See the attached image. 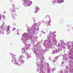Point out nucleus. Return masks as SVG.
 Segmentation results:
<instances>
[{
    "label": "nucleus",
    "instance_id": "obj_15",
    "mask_svg": "<svg viewBox=\"0 0 73 73\" xmlns=\"http://www.w3.org/2000/svg\"><path fill=\"white\" fill-rule=\"evenodd\" d=\"M62 49L61 48H59L58 49V52H60V51H61L62 50Z\"/></svg>",
    "mask_w": 73,
    "mask_h": 73
},
{
    "label": "nucleus",
    "instance_id": "obj_33",
    "mask_svg": "<svg viewBox=\"0 0 73 73\" xmlns=\"http://www.w3.org/2000/svg\"><path fill=\"white\" fill-rule=\"evenodd\" d=\"M46 29V30L47 29Z\"/></svg>",
    "mask_w": 73,
    "mask_h": 73
},
{
    "label": "nucleus",
    "instance_id": "obj_4",
    "mask_svg": "<svg viewBox=\"0 0 73 73\" xmlns=\"http://www.w3.org/2000/svg\"><path fill=\"white\" fill-rule=\"evenodd\" d=\"M52 1L53 4H54L55 3H59L60 4L64 2V0H52Z\"/></svg>",
    "mask_w": 73,
    "mask_h": 73
},
{
    "label": "nucleus",
    "instance_id": "obj_12",
    "mask_svg": "<svg viewBox=\"0 0 73 73\" xmlns=\"http://www.w3.org/2000/svg\"><path fill=\"white\" fill-rule=\"evenodd\" d=\"M52 54H55L56 53H57V52H58V50H57V49H55L54 51L52 50Z\"/></svg>",
    "mask_w": 73,
    "mask_h": 73
},
{
    "label": "nucleus",
    "instance_id": "obj_22",
    "mask_svg": "<svg viewBox=\"0 0 73 73\" xmlns=\"http://www.w3.org/2000/svg\"><path fill=\"white\" fill-rule=\"evenodd\" d=\"M12 5H13V7H14V6H15L14 5V4H13Z\"/></svg>",
    "mask_w": 73,
    "mask_h": 73
},
{
    "label": "nucleus",
    "instance_id": "obj_9",
    "mask_svg": "<svg viewBox=\"0 0 73 73\" xmlns=\"http://www.w3.org/2000/svg\"><path fill=\"white\" fill-rule=\"evenodd\" d=\"M3 28V26L0 27V35L1 33H3V35L4 34V33L3 32V31L1 30Z\"/></svg>",
    "mask_w": 73,
    "mask_h": 73
},
{
    "label": "nucleus",
    "instance_id": "obj_28",
    "mask_svg": "<svg viewBox=\"0 0 73 73\" xmlns=\"http://www.w3.org/2000/svg\"><path fill=\"white\" fill-rule=\"evenodd\" d=\"M17 35H19V33H17Z\"/></svg>",
    "mask_w": 73,
    "mask_h": 73
},
{
    "label": "nucleus",
    "instance_id": "obj_34",
    "mask_svg": "<svg viewBox=\"0 0 73 73\" xmlns=\"http://www.w3.org/2000/svg\"><path fill=\"white\" fill-rule=\"evenodd\" d=\"M40 36H41L40 35Z\"/></svg>",
    "mask_w": 73,
    "mask_h": 73
},
{
    "label": "nucleus",
    "instance_id": "obj_8",
    "mask_svg": "<svg viewBox=\"0 0 73 73\" xmlns=\"http://www.w3.org/2000/svg\"><path fill=\"white\" fill-rule=\"evenodd\" d=\"M10 28V27L9 26H8L7 27V29L6 30V31L7 32V35H9V32H8V31H9Z\"/></svg>",
    "mask_w": 73,
    "mask_h": 73
},
{
    "label": "nucleus",
    "instance_id": "obj_17",
    "mask_svg": "<svg viewBox=\"0 0 73 73\" xmlns=\"http://www.w3.org/2000/svg\"><path fill=\"white\" fill-rule=\"evenodd\" d=\"M2 17L3 19H5V15H2Z\"/></svg>",
    "mask_w": 73,
    "mask_h": 73
},
{
    "label": "nucleus",
    "instance_id": "obj_25",
    "mask_svg": "<svg viewBox=\"0 0 73 73\" xmlns=\"http://www.w3.org/2000/svg\"><path fill=\"white\" fill-rule=\"evenodd\" d=\"M33 21H34V22H35V21H35V19Z\"/></svg>",
    "mask_w": 73,
    "mask_h": 73
},
{
    "label": "nucleus",
    "instance_id": "obj_26",
    "mask_svg": "<svg viewBox=\"0 0 73 73\" xmlns=\"http://www.w3.org/2000/svg\"><path fill=\"white\" fill-rule=\"evenodd\" d=\"M49 60H51V59L50 58H49Z\"/></svg>",
    "mask_w": 73,
    "mask_h": 73
},
{
    "label": "nucleus",
    "instance_id": "obj_3",
    "mask_svg": "<svg viewBox=\"0 0 73 73\" xmlns=\"http://www.w3.org/2000/svg\"><path fill=\"white\" fill-rule=\"evenodd\" d=\"M11 56L12 57V62H14L15 64L16 65H19V64L17 62H16V59H15V55L13 54H11Z\"/></svg>",
    "mask_w": 73,
    "mask_h": 73
},
{
    "label": "nucleus",
    "instance_id": "obj_29",
    "mask_svg": "<svg viewBox=\"0 0 73 73\" xmlns=\"http://www.w3.org/2000/svg\"><path fill=\"white\" fill-rule=\"evenodd\" d=\"M27 25H26V27H27Z\"/></svg>",
    "mask_w": 73,
    "mask_h": 73
},
{
    "label": "nucleus",
    "instance_id": "obj_27",
    "mask_svg": "<svg viewBox=\"0 0 73 73\" xmlns=\"http://www.w3.org/2000/svg\"><path fill=\"white\" fill-rule=\"evenodd\" d=\"M4 13H6V12H4Z\"/></svg>",
    "mask_w": 73,
    "mask_h": 73
},
{
    "label": "nucleus",
    "instance_id": "obj_23",
    "mask_svg": "<svg viewBox=\"0 0 73 73\" xmlns=\"http://www.w3.org/2000/svg\"><path fill=\"white\" fill-rule=\"evenodd\" d=\"M43 31H41V33H43Z\"/></svg>",
    "mask_w": 73,
    "mask_h": 73
},
{
    "label": "nucleus",
    "instance_id": "obj_10",
    "mask_svg": "<svg viewBox=\"0 0 73 73\" xmlns=\"http://www.w3.org/2000/svg\"><path fill=\"white\" fill-rule=\"evenodd\" d=\"M58 56H56V57L54 58V59H55V60H52L53 63H54V62H56V60H58Z\"/></svg>",
    "mask_w": 73,
    "mask_h": 73
},
{
    "label": "nucleus",
    "instance_id": "obj_14",
    "mask_svg": "<svg viewBox=\"0 0 73 73\" xmlns=\"http://www.w3.org/2000/svg\"><path fill=\"white\" fill-rule=\"evenodd\" d=\"M15 8H12V9H11V12H15L16 11H15Z\"/></svg>",
    "mask_w": 73,
    "mask_h": 73
},
{
    "label": "nucleus",
    "instance_id": "obj_11",
    "mask_svg": "<svg viewBox=\"0 0 73 73\" xmlns=\"http://www.w3.org/2000/svg\"><path fill=\"white\" fill-rule=\"evenodd\" d=\"M63 56V58L62 59L63 61L61 62V66L64 67V56Z\"/></svg>",
    "mask_w": 73,
    "mask_h": 73
},
{
    "label": "nucleus",
    "instance_id": "obj_31",
    "mask_svg": "<svg viewBox=\"0 0 73 73\" xmlns=\"http://www.w3.org/2000/svg\"><path fill=\"white\" fill-rule=\"evenodd\" d=\"M40 24H41V23H40Z\"/></svg>",
    "mask_w": 73,
    "mask_h": 73
},
{
    "label": "nucleus",
    "instance_id": "obj_6",
    "mask_svg": "<svg viewBox=\"0 0 73 73\" xmlns=\"http://www.w3.org/2000/svg\"><path fill=\"white\" fill-rule=\"evenodd\" d=\"M47 16H48L49 21H47L46 22V24H47V26H50V23H51V20H50V16L49 15H47Z\"/></svg>",
    "mask_w": 73,
    "mask_h": 73
},
{
    "label": "nucleus",
    "instance_id": "obj_19",
    "mask_svg": "<svg viewBox=\"0 0 73 73\" xmlns=\"http://www.w3.org/2000/svg\"><path fill=\"white\" fill-rule=\"evenodd\" d=\"M43 33L44 35H45V33H46L45 32H43Z\"/></svg>",
    "mask_w": 73,
    "mask_h": 73
},
{
    "label": "nucleus",
    "instance_id": "obj_32",
    "mask_svg": "<svg viewBox=\"0 0 73 73\" xmlns=\"http://www.w3.org/2000/svg\"><path fill=\"white\" fill-rule=\"evenodd\" d=\"M5 27H7V26H5Z\"/></svg>",
    "mask_w": 73,
    "mask_h": 73
},
{
    "label": "nucleus",
    "instance_id": "obj_21",
    "mask_svg": "<svg viewBox=\"0 0 73 73\" xmlns=\"http://www.w3.org/2000/svg\"><path fill=\"white\" fill-rule=\"evenodd\" d=\"M60 73H63V72H62V71H60Z\"/></svg>",
    "mask_w": 73,
    "mask_h": 73
},
{
    "label": "nucleus",
    "instance_id": "obj_16",
    "mask_svg": "<svg viewBox=\"0 0 73 73\" xmlns=\"http://www.w3.org/2000/svg\"><path fill=\"white\" fill-rule=\"evenodd\" d=\"M1 18H2V16L0 14V20H1Z\"/></svg>",
    "mask_w": 73,
    "mask_h": 73
},
{
    "label": "nucleus",
    "instance_id": "obj_18",
    "mask_svg": "<svg viewBox=\"0 0 73 73\" xmlns=\"http://www.w3.org/2000/svg\"><path fill=\"white\" fill-rule=\"evenodd\" d=\"M15 30H16V28H13V31H15Z\"/></svg>",
    "mask_w": 73,
    "mask_h": 73
},
{
    "label": "nucleus",
    "instance_id": "obj_1",
    "mask_svg": "<svg viewBox=\"0 0 73 73\" xmlns=\"http://www.w3.org/2000/svg\"><path fill=\"white\" fill-rule=\"evenodd\" d=\"M38 24H33V25L30 27L31 29L29 27H27V30L28 33H24L22 35V37L23 38H21V39L23 41L22 42L24 45H25V47L22 48V53H25V51L26 50L30 49L31 47V44H28L27 45V42L28 40H30L31 41L32 43H33V45L35 44V41H37V37L33 36L34 34L37 35V34L39 32V28L37 27V25Z\"/></svg>",
    "mask_w": 73,
    "mask_h": 73
},
{
    "label": "nucleus",
    "instance_id": "obj_20",
    "mask_svg": "<svg viewBox=\"0 0 73 73\" xmlns=\"http://www.w3.org/2000/svg\"><path fill=\"white\" fill-rule=\"evenodd\" d=\"M33 20H35V18L33 17Z\"/></svg>",
    "mask_w": 73,
    "mask_h": 73
},
{
    "label": "nucleus",
    "instance_id": "obj_7",
    "mask_svg": "<svg viewBox=\"0 0 73 73\" xmlns=\"http://www.w3.org/2000/svg\"><path fill=\"white\" fill-rule=\"evenodd\" d=\"M35 10L34 11V13H37V12H38V10L40 9V8L39 7L36 6L35 7Z\"/></svg>",
    "mask_w": 73,
    "mask_h": 73
},
{
    "label": "nucleus",
    "instance_id": "obj_5",
    "mask_svg": "<svg viewBox=\"0 0 73 73\" xmlns=\"http://www.w3.org/2000/svg\"><path fill=\"white\" fill-rule=\"evenodd\" d=\"M22 57H23V55H21L20 58L18 60V62L20 64H24V60H22Z\"/></svg>",
    "mask_w": 73,
    "mask_h": 73
},
{
    "label": "nucleus",
    "instance_id": "obj_13",
    "mask_svg": "<svg viewBox=\"0 0 73 73\" xmlns=\"http://www.w3.org/2000/svg\"><path fill=\"white\" fill-rule=\"evenodd\" d=\"M26 54L27 56V58H31V56H30V55H29V54L28 53L26 52Z\"/></svg>",
    "mask_w": 73,
    "mask_h": 73
},
{
    "label": "nucleus",
    "instance_id": "obj_2",
    "mask_svg": "<svg viewBox=\"0 0 73 73\" xmlns=\"http://www.w3.org/2000/svg\"><path fill=\"white\" fill-rule=\"evenodd\" d=\"M23 5L25 7H29L32 4V2L31 1L28 0H23Z\"/></svg>",
    "mask_w": 73,
    "mask_h": 73
},
{
    "label": "nucleus",
    "instance_id": "obj_35",
    "mask_svg": "<svg viewBox=\"0 0 73 73\" xmlns=\"http://www.w3.org/2000/svg\"><path fill=\"white\" fill-rule=\"evenodd\" d=\"M23 57H24L23 56Z\"/></svg>",
    "mask_w": 73,
    "mask_h": 73
},
{
    "label": "nucleus",
    "instance_id": "obj_30",
    "mask_svg": "<svg viewBox=\"0 0 73 73\" xmlns=\"http://www.w3.org/2000/svg\"><path fill=\"white\" fill-rule=\"evenodd\" d=\"M12 16H13V15L12 14Z\"/></svg>",
    "mask_w": 73,
    "mask_h": 73
},
{
    "label": "nucleus",
    "instance_id": "obj_24",
    "mask_svg": "<svg viewBox=\"0 0 73 73\" xmlns=\"http://www.w3.org/2000/svg\"><path fill=\"white\" fill-rule=\"evenodd\" d=\"M13 17V18H15V16H12Z\"/></svg>",
    "mask_w": 73,
    "mask_h": 73
}]
</instances>
